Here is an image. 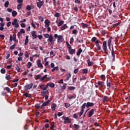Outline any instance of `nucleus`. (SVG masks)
<instances>
[{
  "mask_svg": "<svg viewBox=\"0 0 130 130\" xmlns=\"http://www.w3.org/2000/svg\"><path fill=\"white\" fill-rule=\"evenodd\" d=\"M17 38V36H16V34H13V41L15 42H17L18 43V40L16 39Z\"/></svg>",
  "mask_w": 130,
  "mask_h": 130,
  "instance_id": "29",
  "label": "nucleus"
},
{
  "mask_svg": "<svg viewBox=\"0 0 130 130\" xmlns=\"http://www.w3.org/2000/svg\"><path fill=\"white\" fill-rule=\"evenodd\" d=\"M50 24V21L48 19H46L45 20V27L47 28V27H49Z\"/></svg>",
  "mask_w": 130,
  "mask_h": 130,
  "instance_id": "12",
  "label": "nucleus"
},
{
  "mask_svg": "<svg viewBox=\"0 0 130 130\" xmlns=\"http://www.w3.org/2000/svg\"><path fill=\"white\" fill-rule=\"evenodd\" d=\"M4 90H6V92H7L8 93H10L11 92V89H10V88L9 87H5L4 88Z\"/></svg>",
  "mask_w": 130,
  "mask_h": 130,
  "instance_id": "33",
  "label": "nucleus"
},
{
  "mask_svg": "<svg viewBox=\"0 0 130 130\" xmlns=\"http://www.w3.org/2000/svg\"><path fill=\"white\" fill-rule=\"evenodd\" d=\"M31 25L32 27H33V28H34L35 29V28H36V25H35V24H34L33 20L32 21V23H31Z\"/></svg>",
  "mask_w": 130,
  "mask_h": 130,
  "instance_id": "61",
  "label": "nucleus"
},
{
  "mask_svg": "<svg viewBox=\"0 0 130 130\" xmlns=\"http://www.w3.org/2000/svg\"><path fill=\"white\" fill-rule=\"evenodd\" d=\"M37 65L39 67V68H42L43 66L41 63V60H38L37 61Z\"/></svg>",
  "mask_w": 130,
  "mask_h": 130,
  "instance_id": "19",
  "label": "nucleus"
},
{
  "mask_svg": "<svg viewBox=\"0 0 130 130\" xmlns=\"http://www.w3.org/2000/svg\"><path fill=\"white\" fill-rule=\"evenodd\" d=\"M16 45H17V44L14 43L12 46L10 47V49H12V50L14 49L15 47H16Z\"/></svg>",
  "mask_w": 130,
  "mask_h": 130,
  "instance_id": "47",
  "label": "nucleus"
},
{
  "mask_svg": "<svg viewBox=\"0 0 130 130\" xmlns=\"http://www.w3.org/2000/svg\"><path fill=\"white\" fill-rule=\"evenodd\" d=\"M6 80H10V79H11V76L10 75H7V76H6L5 77Z\"/></svg>",
  "mask_w": 130,
  "mask_h": 130,
  "instance_id": "64",
  "label": "nucleus"
},
{
  "mask_svg": "<svg viewBox=\"0 0 130 130\" xmlns=\"http://www.w3.org/2000/svg\"><path fill=\"white\" fill-rule=\"evenodd\" d=\"M111 54L113 57V61H114V60H115V53H114V49H113V47L112 48Z\"/></svg>",
  "mask_w": 130,
  "mask_h": 130,
  "instance_id": "10",
  "label": "nucleus"
},
{
  "mask_svg": "<svg viewBox=\"0 0 130 130\" xmlns=\"http://www.w3.org/2000/svg\"><path fill=\"white\" fill-rule=\"evenodd\" d=\"M94 111H95L94 109H92L91 110L89 111L88 114V117H91L93 114H94Z\"/></svg>",
  "mask_w": 130,
  "mask_h": 130,
  "instance_id": "13",
  "label": "nucleus"
},
{
  "mask_svg": "<svg viewBox=\"0 0 130 130\" xmlns=\"http://www.w3.org/2000/svg\"><path fill=\"white\" fill-rule=\"evenodd\" d=\"M58 71V66L56 67H53V69L51 70V72H54V71Z\"/></svg>",
  "mask_w": 130,
  "mask_h": 130,
  "instance_id": "32",
  "label": "nucleus"
},
{
  "mask_svg": "<svg viewBox=\"0 0 130 130\" xmlns=\"http://www.w3.org/2000/svg\"><path fill=\"white\" fill-rule=\"evenodd\" d=\"M29 73V70H27L26 71H25L23 74V76H26L27 74H28Z\"/></svg>",
  "mask_w": 130,
  "mask_h": 130,
  "instance_id": "57",
  "label": "nucleus"
},
{
  "mask_svg": "<svg viewBox=\"0 0 130 130\" xmlns=\"http://www.w3.org/2000/svg\"><path fill=\"white\" fill-rule=\"evenodd\" d=\"M22 6H23L22 4H18L17 7V10H20L21 9H22Z\"/></svg>",
  "mask_w": 130,
  "mask_h": 130,
  "instance_id": "30",
  "label": "nucleus"
},
{
  "mask_svg": "<svg viewBox=\"0 0 130 130\" xmlns=\"http://www.w3.org/2000/svg\"><path fill=\"white\" fill-rule=\"evenodd\" d=\"M63 23H64V21L63 20H61L59 23H58V27H60V26L63 25Z\"/></svg>",
  "mask_w": 130,
  "mask_h": 130,
  "instance_id": "26",
  "label": "nucleus"
},
{
  "mask_svg": "<svg viewBox=\"0 0 130 130\" xmlns=\"http://www.w3.org/2000/svg\"><path fill=\"white\" fill-rule=\"evenodd\" d=\"M88 73L87 69H83L82 70V73L83 74H87Z\"/></svg>",
  "mask_w": 130,
  "mask_h": 130,
  "instance_id": "49",
  "label": "nucleus"
},
{
  "mask_svg": "<svg viewBox=\"0 0 130 130\" xmlns=\"http://www.w3.org/2000/svg\"><path fill=\"white\" fill-rule=\"evenodd\" d=\"M47 78V75H45V76H44L41 79V81H44V80H45V79Z\"/></svg>",
  "mask_w": 130,
  "mask_h": 130,
  "instance_id": "44",
  "label": "nucleus"
},
{
  "mask_svg": "<svg viewBox=\"0 0 130 130\" xmlns=\"http://www.w3.org/2000/svg\"><path fill=\"white\" fill-rule=\"evenodd\" d=\"M64 105H65V107H66V108H69V107H70V106H71V104H70L68 103H65Z\"/></svg>",
  "mask_w": 130,
  "mask_h": 130,
  "instance_id": "46",
  "label": "nucleus"
},
{
  "mask_svg": "<svg viewBox=\"0 0 130 130\" xmlns=\"http://www.w3.org/2000/svg\"><path fill=\"white\" fill-rule=\"evenodd\" d=\"M11 63H12V59H8L7 61L8 64H11Z\"/></svg>",
  "mask_w": 130,
  "mask_h": 130,
  "instance_id": "62",
  "label": "nucleus"
},
{
  "mask_svg": "<svg viewBox=\"0 0 130 130\" xmlns=\"http://www.w3.org/2000/svg\"><path fill=\"white\" fill-rule=\"evenodd\" d=\"M102 48L105 54H107V42L106 41L103 42Z\"/></svg>",
  "mask_w": 130,
  "mask_h": 130,
  "instance_id": "1",
  "label": "nucleus"
},
{
  "mask_svg": "<svg viewBox=\"0 0 130 130\" xmlns=\"http://www.w3.org/2000/svg\"><path fill=\"white\" fill-rule=\"evenodd\" d=\"M40 88L41 90H43V91H45L47 89V86H46L44 84H42L40 86Z\"/></svg>",
  "mask_w": 130,
  "mask_h": 130,
  "instance_id": "14",
  "label": "nucleus"
},
{
  "mask_svg": "<svg viewBox=\"0 0 130 130\" xmlns=\"http://www.w3.org/2000/svg\"><path fill=\"white\" fill-rule=\"evenodd\" d=\"M41 79V75L38 74L36 76V78H35V80H40Z\"/></svg>",
  "mask_w": 130,
  "mask_h": 130,
  "instance_id": "38",
  "label": "nucleus"
},
{
  "mask_svg": "<svg viewBox=\"0 0 130 130\" xmlns=\"http://www.w3.org/2000/svg\"><path fill=\"white\" fill-rule=\"evenodd\" d=\"M68 51L70 54H74V53L76 52V49H68Z\"/></svg>",
  "mask_w": 130,
  "mask_h": 130,
  "instance_id": "15",
  "label": "nucleus"
},
{
  "mask_svg": "<svg viewBox=\"0 0 130 130\" xmlns=\"http://www.w3.org/2000/svg\"><path fill=\"white\" fill-rule=\"evenodd\" d=\"M39 20L40 21H41V22H43V21H44L43 17H42V16H39Z\"/></svg>",
  "mask_w": 130,
  "mask_h": 130,
  "instance_id": "50",
  "label": "nucleus"
},
{
  "mask_svg": "<svg viewBox=\"0 0 130 130\" xmlns=\"http://www.w3.org/2000/svg\"><path fill=\"white\" fill-rule=\"evenodd\" d=\"M23 96H24L25 97H26V98H31V94L30 93H28L27 92L23 94Z\"/></svg>",
  "mask_w": 130,
  "mask_h": 130,
  "instance_id": "20",
  "label": "nucleus"
},
{
  "mask_svg": "<svg viewBox=\"0 0 130 130\" xmlns=\"http://www.w3.org/2000/svg\"><path fill=\"white\" fill-rule=\"evenodd\" d=\"M67 83H63V86L61 87V91H63L67 88Z\"/></svg>",
  "mask_w": 130,
  "mask_h": 130,
  "instance_id": "21",
  "label": "nucleus"
},
{
  "mask_svg": "<svg viewBox=\"0 0 130 130\" xmlns=\"http://www.w3.org/2000/svg\"><path fill=\"white\" fill-rule=\"evenodd\" d=\"M54 16L56 18H59L60 16V15L59 14V13L56 12L54 15Z\"/></svg>",
  "mask_w": 130,
  "mask_h": 130,
  "instance_id": "34",
  "label": "nucleus"
},
{
  "mask_svg": "<svg viewBox=\"0 0 130 130\" xmlns=\"http://www.w3.org/2000/svg\"><path fill=\"white\" fill-rule=\"evenodd\" d=\"M51 100H48L47 101L45 102V103H43L42 104V106H47L50 103V102Z\"/></svg>",
  "mask_w": 130,
  "mask_h": 130,
  "instance_id": "16",
  "label": "nucleus"
},
{
  "mask_svg": "<svg viewBox=\"0 0 130 130\" xmlns=\"http://www.w3.org/2000/svg\"><path fill=\"white\" fill-rule=\"evenodd\" d=\"M81 26H82L83 29H85V28H87L88 27V24L84 23H82Z\"/></svg>",
  "mask_w": 130,
  "mask_h": 130,
  "instance_id": "24",
  "label": "nucleus"
},
{
  "mask_svg": "<svg viewBox=\"0 0 130 130\" xmlns=\"http://www.w3.org/2000/svg\"><path fill=\"white\" fill-rule=\"evenodd\" d=\"M43 36L45 38H49L50 37V35L48 34H45L43 35Z\"/></svg>",
  "mask_w": 130,
  "mask_h": 130,
  "instance_id": "41",
  "label": "nucleus"
},
{
  "mask_svg": "<svg viewBox=\"0 0 130 130\" xmlns=\"http://www.w3.org/2000/svg\"><path fill=\"white\" fill-rule=\"evenodd\" d=\"M17 11H13L12 12V16H13V17H16V16H17Z\"/></svg>",
  "mask_w": 130,
  "mask_h": 130,
  "instance_id": "40",
  "label": "nucleus"
},
{
  "mask_svg": "<svg viewBox=\"0 0 130 130\" xmlns=\"http://www.w3.org/2000/svg\"><path fill=\"white\" fill-rule=\"evenodd\" d=\"M22 32H21L20 31L18 32L17 34V37L18 38H20V36H22Z\"/></svg>",
  "mask_w": 130,
  "mask_h": 130,
  "instance_id": "59",
  "label": "nucleus"
},
{
  "mask_svg": "<svg viewBox=\"0 0 130 130\" xmlns=\"http://www.w3.org/2000/svg\"><path fill=\"white\" fill-rule=\"evenodd\" d=\"M10 4V3L9 2V1H7L5 3V8H8V7H9V5Z\"/></svg>",
  "mask_w": 130,
  "mask_h": 130,
  "instance_id": "45",
  "label": "nucleus"
},
{
  "mask_svg": "<svg viewBox=\"0 0 130 130\" xmlns=\"http://www.w3.org/2000/svg\"><path fill=\"white\" fill-rule=\"evenodd\" d=\"M48 42H50L51 44L53 45L54 44V41H53V36H52V35H50L49 38H48V39L47 40Z\"/></svg>",
  "mask_w": 130,
  "mask_h": 130,
  "instance_id": "5",
  "label": "nucleus"
},
{
  "mask_svg": "<svg viewBox=\"0 0 130 130\" xmlns=\"http://www.w3.org/2000/svg\"><path fill=\"white\" fill-rule=\"evenodd\" d=\"M55 107H56V104L55 103H53L51 105V108L53 111L55 110Z\"/></svg>",
  "mask_w": 130,
  "mask_h": 130,
  "instance_id": "23",
  "label": "nucleus"
},
{
  "mask_svg": "<svg viewBox=\"0 0 130 130\" xmlns=\"http://www.w3.org/2000/svg\"><path fill=\"white\" fill-rule=\"evenodd\" d=\"M1 73L2 74H5V73H6V69H2L1 70Z\"/></svg>",
  "mask_w": 130,
  "mask_h": 130,
  "instance_id": "56",
  "label": "nucleus"
},
{
  "mask_svg": "<svg viewBox=\"0 0 130 130\" xmlns=\"http://www.w3.org/2000/svg\"><path fill=\"white\" fill-rule=\"evenodd\" d=\"M63 119H64L63 123L66 124L71 123L72 122V119L70 118L69 117L63 116L62 117Z\"/></svg>",
  "mask_w": 130,
  "mask_h": 130,
  "instance_id": "3",
  "label": "nucleus"
},
{
  "mask_svg": "<svg viewBox=\"0 0 130 130\" xmlns=\"http://www.w3.org/2000/svg\"><path fill=\"white\" fill-rule=\"evenodd\" d=\"M31 6H30V5H27L26 6V10H27V11H31Z\"/></svg>",
  "mask_w": 130,
  "mask_h": 130,
  "instance_id": "51",
  "label": "nucleus"
},
{
  "mask_svg": "<svg viewBox=\"0 0 130 130\" xmlns=\"http://www.w3.org/2000/svg\"><path fill=\"white\" fill-rule=\"evenodd\" d=\"M14 38L13 36L11 35L10 36V41H11V42H12L13 40H14V38Z\"/></svg>",
  "mask_w": 130,
  "mask_h": 130,
  "instance_id": "55",
  "label": "nucleus"
},
{
  "mask_svg": "<svg viewBox=\"0 0 130 130\" xmlns=\"http://www.w3.org/2000/svg\"><path fill=\"white\" fill-rule=\"evenodd\" d=\"M108 99V96L105 95V96H104V98H103V101L104 102H106V101H107Z\"/></svg>",
  "mask_w": 130,
  "mask_h": 130,
  "instance_id": "27",
  "label": "nucleus"
},
{
  "mask_svg": "<svg viewBox=\"0 0 130 130\" xmlns=\"http://www.w3.org/2000/svg\"><path fill=\"white\" fill-rule=\"evenodd\" d=\"M31 36L32 37V39H35L38 37L37 35H36V31L34 30L31 32Z\"/></svg>",
  "mask_w": 130,
  "mask_h": 130,
  "instance_id": "8",
  "label": "nucleus"
},
{
  "mask_svg": "<svg viewBox=\"0 0 130 130\" xmlns=\"http://www.w3.org/2000/svg\"><path fill=\"white\" fill-rule=\"evenodd\" d=\"M72 33L73 34H77V33H78V31L77 30V29H73L72 31Z\"/></svg>",
  "mask_w": 130,
  "mask_h": 130,
  "instance_id": "63",
  "label": "nucleus"
},
{
  "mask_svg": "<svg viewBox=\"0 0 130 130\" xmlns=\"http://www.w3.org/2000/svg\"><path fill=\"white\" fill-rule=\"evenodd\" d=\"M82 105L84 106V108H86V107H87V108H89V107H92V106L95 105V104L88 102L87 103H84Z\"/></svg>",
  "mask_w": 130,
  "mask_h": 130,
  "instance_id": "4",
  "label": "nucleus"
},
{
  "mask_svg": "<svg viewBox=\"0 0 130 130\" xmlns=\"http://www.w3.org/2000/svg\"><path fill=\"white\" fill-rule=\"evenodd\" d=\"M102 83H103V82H101V81H98V86H101V87L102 88L103 87V84H102Z\"/></svg>",
  "mask_w": 130,
  "mask_h": 130,
  "instance_id": "37",
  "label": "nucleus"
},
{
  "mask_svg": "<svg viewBox=\"0 0 130 130\" xmlns=\"http://www.w3.org/2000/svg\"><path fill=\"white\" fill-rule=\"evenodd\" d=\"M17 23H18V19H14L13 22L12 23V24L13 25H14L15 24H16Z\"/></svg>",
  "mask_w": 130,
  "mask_h": 130,
  "instance_id": "35",
  "label": "nucleus"
},
{
  "mask_svg": "<svg viewBox=\"0 0 130 130\" xmlns=\"http://www.w3.org/2000/svg\"><path fill=\"white\" fill-rule=\"evenodd\" d=\"M16 70L17 71L18 73H20L21 71V68L19 67V66H17V67H16Z\"/></svg>",
  "mask_w": 130,
  "mask_h": 130,
  "instance_id": "48",
  "label": "nucleus"
},
{
  "mask_svg": "<svg viewBox=\"0 0 130 130\" xmlns=\"http://www.w3.org/2000/svg\"><path fill=\"white\" fill-rule=\"evenodd\" d=\"M82 51H83V50L82 49V48H79L78 49V52L76 53V55H77V56H80L81 53H82Z\"/></svg>",
  "mask_w": 130,
  "mask_h": 130,
  "instance_id": "17",
  "label": "nucleus"
},
{
  "mask_svg": "<svg viewBox=\"0 0 130 130\" xmlns=\"http://www.w3.org/2000/svg\"><path fill=\"white\" fill-rule=\"evenodd\" d=\"M112 41V37H110L107 41V43H108V46L109 47V49L110 50H111V42Z\"/></svg>",
  "mask_w": 130,
  "mask_h": 130,
  "instance_id": "6",
  "label": "nucleus"
},
{
  "mask_svg": "<svg viewBox=\"0 0 130 130\" xmlns=\"http://www.w3.org/2000/svg\"><path fill=\"white\" fill-rule=\"evenodd\" d=\"M70 44H73V43H74V38H71L70 39Z\"/></svg>",
  "mask_w": 130,
  "mask_h": 130,
  "instance_id": "54",
  "label": "nucleus"
},
{
  "mask_svg": "<svg viewBox=\"0 0 130 130\" xmlns=\"http://www.w3.org/2000/svg\"><path fill=\"white\" fill-rule=\"evenodd\" d=\"M75 89H76V87H75L74 86H69L68 87V89L70 91H74V90H75Z\"/></svg>",
  "mask_w": 130,
  "mask_h": 130,
  "instance_id": "28",
  "label": "nucleus"
},
{
  "mask_svg": "<svg viewBox=\"0 0 130 130\" xmlns=\"http://www.w3.org/2000/svg\"><path fill=\"white\" fill-rule=\"evenodd\" d=\"M63 41V36L61 35H59L58 37V39H57V43H60V42H62Z\"/></svg>",
  "mask_w": 130,
  "mask_h": 130,
  "instance_id": "9",
  "label": "nucleus"
},
{
  "mask_svg": "<svg viewBox=\"0 0 130 130\" xmlns=\"http://www.w3.org/2000/svg\"><path fill=\"white\" fill-rule=\"evenodd\" d=\"M107 87H109V88H110V87H111V83H110V82H109L108 81L107 82Z\"/></svg>",
  "mask_w": 130,
  "mask_h": 130,
  "instance_id": "60",
  "label": "nucleus"
},
{
  "mask_svg": "<svg viewBox=\"0 0 130 130\" xmlns=\"http://www.w3.org/2000/svg\"><path fill=\"white\" fill-rule=\"evenodd\" d=\"M28 42H29V36H26L25 37V41L24 43V45H27L28 44Z\"/></svg>",
  "mask_w": 130,
  "mask_h": 130,
  "instance_id": "18",
  "label": "nucleus"
},
{
  "mask_svg": "<svg viewBox=\"0 0 130 130\" xmlns=\"http://www.w3.org/2000/svg\"><path fill=\"white\" fill-rule=\"evenodd\" d=\"M67 76V77L66 79L64 80V81H69V80H70V78H71V77H72L71 73H68Z\"/></svg>",
  "mask_w": 130,
  "mask_h": 130,
  "instance_id": "25",
  "label": "nucleus"
},
{
  "mask_svg": "<svg viewBox=\"0 0 130 130\" xmlns=\"http://www.w3.org/2000/svg\"><path fill=\"white\" fill-rule=\"evenodd\" d=\"M96 48H97L98 50H100V49H101V47L100 46V45L97 44Z\"/></svg>",
  "mask_w": 130,
  "mask_h": 130,
  "instance_id": "58",
  "label": "nucleus"
},
{
  "mask_svg": "<svg viewBox=\"0 0 130 130\" xmlns=\"http://www.w3.org/2000/svg\"><path fill=\"white\" fill-rule=\"evenodd\" d=\"M84 109H85V106L82 105L81 106V111L79 113V116L80 117H81V116H82V115H83V114L84 113Z\"/></svg>",
  "mask_w": 130,
  "mask_h": 130,
  "instance_id": "11",
  "label": "nucleus"
},
{
  "mask_svg": "<svg viewBox=\"0 0 130 130\" xmlns=\"http://www.w3.org/2000/svg\"><path fill=\"white\" fill-rule=\"evenodd\" d=\"M87 62L88 63V67H91V66H93L94 64V62L90 61V60H87Z\"/></svg>",
  "mask_w": 130,
  "mask_h": 130,
  "instance_id": "22",
  "label": "nucleus"
},
{
  "mask_svg": "<svg viewBox=\"0 0 130 130\" xmlns=\"http://www.w3.org/2000/svg\"><path fill=\"white\" fill-rule=\"evenodd\" d=\"M67 98H68V99L71 100V99H75V96H74V95H69V96L67 97Z\"/></svg>",
  "mask_w": 130,
  "mask_h": 130,
  "instance_id": "43",
  "label": "nucleus"
},
{
  "mask_svg": "<svg viewBox=\"0 0 130 130\" xmlns=\"http://www.w3.org/2000/svg\"><path fill=\"white\" fill-rule=\"evenodd\" d=\"M19 32H20L22 34H24V33H25V29L23 28H21Z\"/></svg>",
  "mask_w": 130,
  "mask_h": 130,
  "instance_id": "52",
  "label": "nucleus"
},
{
  "mask_svg": "<svg viewBox=\"0 0 130 130\" xmlns=\"http://www.w3.org/2000/svg\"><path fill=\"white\" fill-rule=\"evenodd\" d=\"M66 44H67V46L68 47V49H72V46L71 45H70L69 42H66Z\"/></svg>",
  "mask_w": 130,
  "mask_h": 130,
  "instance_id": "42",
  "label": "nucleus"
},
{
  "mask_svg": "<svg viewBox=\"0 0 130 130\" xmlns=\"http://www.w3.org/2000/svg\"><path fill=\"white\" fill-rule=\"evenodd\" d=\"M43 5H44V1H41V2L37 3V5L38 8H39V9H41V7H42V6H43Z\"/></svg>",
  "mask_w": 130,
  "mask_h": 130,
  "instance_id": "7",
  "label": "nucleus"
},
{
  "mask_svg": "<svg viewBox=\"0 0 130 130\" xmlns=\"http://www.w3.org/2000/svg\"><path fill=\"white\" fill-rule=\"evenodd\" d=\"M27 67L28 69H30L32 67V63L31 62H28Z\"/></svg>",
  "mask_w": 130,
  "mask_h": 130,
  "instance_id": "39",
  "label": "nucleus"
},
{
  "mask_svg": "<svg viewBox=\"0 0 130 130\" xmlns=\"http://www.w3.org/2000/svg\"><path fill=\"white\" fill-rule=\"evenodd\" d=\"M74 128L76 130H78L79 129V128H80V126L79 125L74 124Z\"/></svg>",
  "mask_w": 130,
  "mask_h": 130,
  "instance_id": "31",
  "label": "nucleus"
},
{
  "mask_svg": "<svg viewBox=\"0 0 130 130\" xmlns=\"http://www.w3.org/2000/svg\"><path fill=\"white\" fill-rule=\"evenodd\" d=\"M33 85L34 84L32 83L29 84H26L23 87L24 91H28V90H30V89H32V87H33Z\"/></svg>",
  "mask_w": 130,
  "mask_h": 130,
  "instance_id": "2",
  "label": "nucleus"
},
{
  "mask_svg": "<svg viewBox=\"0 0 130 130\" xmlns=\"http://www.w3.org/2000/svg\"><path fill=\"white\" fill-rule=\"evenodd\" d=\"M66 28H68V25H67V24H64L61 27V30H64Z\"/></svg>",
  "mask_w": 130,
  "mask_h": 130,
  "instance_id": "36",
  "label": "nucleus"
},
{
  "mask_svg": "<svg viewBox=\"0 0 130 130\" xmlns=\"http://www.w3.org/2000/svg\"><path fill=\"white\" fill-rule=\"evenodd\" d=\"M50 88H54V87H55V84H54L53 83H50Z\"/></svg>",
  "mask_w": 130,
  "mask_h": 130,
  "instance_id": "53",
  "label": "nucleus"
}]
</instances>
